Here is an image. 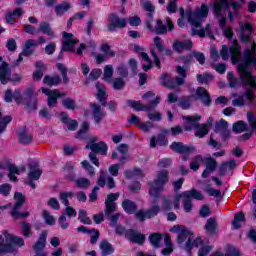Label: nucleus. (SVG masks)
Wrapping results in <instances>:
<instances>
[{"instance_id":"nucleus-27","label":"nucleus","mask_w":256,"mask_h":256,"mask_svg":"<svg viewBox=\"0 0 256 256\" xmlns=\"http://www.w3.org/2000/svg\"><path fill=\"white\" fill-rule=\"evenodd\" d=\"M86 149H91L92 153L107 155V151H109V147L105 141H100L96 144H88L86 145Z\"/></svg>"},{"instance_id":"nucleus-40","label":"nucleus","mask_w":256,"mask_h":256,"mask_svg":"<svg viewBox=\"0 0 256 256\" xmlns=\"http://www.w3.org/2000/svg\"><path fill=\"white\" fill-rule=\"evenodd\" d=\"M218 227L219 225L217 224V220L215 218H209L204 226V229L210 233V235H215Z\"/></svg>"},{"instance_id":"nucleus-44","label":"nucleus","mask_w":256,"mask_h":256,"mask_svg":"<svg viewBox=\"0 0 256 256\" xmlns=\"http://www.w3.org/2000/svg\"><path fill=\"white\" fill-rule=\"evenodd\" d=\"M196 79L200 85H203V83L204 85H209V81H213V79H215V76H213L209 72H205L204 74H197Z\"/></svg>"},{"instance_id":"nucleus-16","label":"nucleus","mask_w":256,"mask_h":256,"mask_svg":"<svg viewBox=\"0 0 256 256\" xmlns=\"http://www.w3.org/2000/svg\"><path fill=\"white\" fill-rule=\"evenodd\" d=\"M202 163H204L206 167L202 172V179H207L210 173H213L217 170V160L211 156L202 157Z\"/></svg>"},{"instance_id":"nucleus-7","label":"nucleus","mask_w":256,"mask_h":256,"mask_svg":"<svg viewBox=\"0 0 256 256\" xmlns=\"http://www.w3.org/2000/svg\"><path fill=\"white\" fill-rule=\"evenodd\" d=\"M209 16V6L202 4L200 8H197L193 13L188 14V22L198 29L203 26V19Z\"/></svg>"},{"instance_id":"nucleus-5","label":"nucleus","mask_w":256,"mask_h":256,"mask_svg":"<svg viewBox=\"0 0 256 256\" xmlns=\"http://www.w3.org/2000/svg\"><path fill=\"white\" fill-rule=\"evenodd\" d=\"M183 119L189 123L185 126V131H193L194 128L196 130L195 136L199 139H203L205 135L209 134V128H206L203 124H198L201 121V116H183Z\"/></svg>"},{"instance_id":"nucleus-17","label":"nucleus","mask_w":256,"mask_h":256,"mask_svg":"<svg viewBox=\"0 0 256 256\" xmlns=\"http://www.w3.org/2000/svg\"><path fill=\"white\" fill-rule=\"evenodd\" d=\"M117 199H119V193H110L107 195L104 215H109L110 213H115V211H117V203H115Z\"/></svg>"},{"instance_id":"nucleus-6","label":"nucleus","mask_w":256,"mask_h":256,"mask_svg":"<svg viewBox=\"0 0 256 256\" xmlns=\"http://www.w3.org/2000/svg\"><path fill=\"white\" fill-rule=\"evenodd\" d=\"M255 33V28L250 22L240 23L239 41L242 44L251 43L250 51L256 53V43L251 38V35Z\"/></svg>"},{"instance_id":"nucleus-30","label":"nucleus","mask_w":256,"mask_h":256,"mask_svg":"<svg viewBox=\"0 0 256 256\" xmlns=\"http://www.w3.org/2000/svg\"><path fill=\"white\" fill-rule=\"evenodd\" d=\"M28 167H29L28 179L39 181V179H41V175H43V170L39 168V164L37 162H32L28 165Z\"/></svg>"},{"instance_id":"nucleus-43","label":"nucleus","mask_w":256,"mask_h":256,"mask_svg":"<svg viewBox=\"0 0 256 256\" xmlns=\"http://www.w3.org/2000/svg\"><path fill=\"white\" fill-rule=\"evenodd\" d=\"M229 53L231 55L232 63H239V58L241 55H243V52H241V46H230L229 47Z\"/></svg>"},{"instance_id":"nucleus-26","label":"nucleus","mask_w":256,"mask_h":256,"mask_svg":"<svg viewBox=\"0 0 256 256\" xmlns=\"http://www.w3.org/2000/svg\"><path fill=\"white\" fill-rule=\"evenodd\" d=\"M172 47L176 53L191 51V49H193V41L189 39L184 41L175 40L172 44Z\"/></svg>"},{"instance_id":"nucleus-64","label":"nucleus","mask_w":256,"mask_h":256,"mask_svg":"<svg viewBox=\"0 0 256 256\" xmlns=\"http://www.w3.org/2000/svg\"><path fill=\"white\" fill-rule=\"evenodd\" d=\"M225 256H241V252L235 246H227Z\"/></svg>"},{"instance_id":"nucleus-45","label":"nucleus","mask_w":256,"mask_h":256,"mask_svg":"<svg viewBox=\"0 0 256 256\" xmlns=\"http://www.w3.org/2000/svg\"><path fill=\"white\" fill-rule=\"evenodd\" d=\"M247 219L245 218V213L238 212L234 215V220L232 222V225L234 229H241V223H246Z\"/></svg>"},{"instance_id":"nucleus-39","label":"nucleus","mask_w":256,"mask_h":256,"mask_svg":"<svg viewBox=\"0 0 256 256\" xmlns=\"http://www.w3.org/2000/svg\"><path fill=\"white\" fill-rule=\"evenodd\" d=\"M161 211V207L159 204H154L150 209L144 210V219H153V217H157Z\"/></svg>"},{"instance_id":"nucleus-62","label":"nucleus","mask_w":256,"mask_h":256,"mask_svg":"<svg viewBox=\"0 0 256 256\" xmlns=\"http://www.w3.org/2000/svg\"><path fill=\"white\" fill-rule=\"evenodd\" d=\"M247 119H248V123L250 124V129H252V131H256L255 113L247 112Z\"/></svg>"},{"instance_id":"nucleus-58","label":"nucleus","mask_w":256,"mask_h":256,"mask_svg":"<svg viewBox=\"0 0 256 256\" xmlns=\"http://www.w3.org/2000/svg\"><path fill=\"white\" fill-rule=\"evenodd\" d=\"M172 231H174V233H179L180 235H182L186 238L191 235V231H189L187 228H185L181 225L173 226Z\"/></svg>"},{"instance_id":"nucleus-56","label":"nucleus","mask_w":256,"mask_h":256,"mask_svg":"<svg viewBox=\"0 0 256 256\" xmlns=\"http://www.w3.org/2000/svg\"><path fill=\"white\" fill-rule=\"evenodd\" d=\"M76 187H78L79 189H89L90 185H91V180H89L88 178H78L76 181Z\"/></svg>"},{"instance_id":"nucleus-48","label":"nucleus","mask_w":256,"mask_h":256,"mask_svg":"<svg viewBox=\"0 0 256 256\" xmlns=\"http://www.w3.org/2000/svg\"><path fill=\"white\" fill-rule=\"evenodd\" d=\"M14 199L16 202L12 210L19 211L25 205V196L21 192H15Z\"/></svg>"},{"instance_id":"nucleus-13","label":"nucleus","mask_w":256,"mask_h":256,"mask_svg":"<svg viewBox=\"0 0 256 256\" xmlns=\"http://www.w3.org/2000/svg\"><path fill=\"white\" fill-rule=\"evenodd\" d=\"M170 149L175 151V153L183 155L182 161H187L189 159V155H191V153H195L196 151L195 146H187L182 142H173L170 145Z\"/></svg>"},{"instance_id":"nucleus-12","label":"nucleus","mask_w":256,"mask_h":256,"mask_svg":"<svg viewBox=\"0 0 256 256\" xmlns=\"http://www.w3.org/2000/svg\"><path fill=\"white\" fill-rule=\"evenodd\" d=\"M127 27V19L119 17L116 13L108 15L107 31L114 33L116 29H125Z\"/></svg>"},{"instance_id":"nucleus-32","label":"nucleus","mask_w":256,"mask_h":256,"mask_svg":"<svg viewBox=\"0 0 256 256\" xmlns=\"http://www.w3.org/2000/svg\"><path fill=\"white\" fill-rule=\"evenodd\" d=\"M154 45L159 53H163V55L166 56L173 55V50H171V48H165V45H163V40H161V37L156 36L154 38Z\"/></svg>"},{"instance_id":"nucleus-9","label":"nucleus","mask_w":256,"mask_h":256,"mask_svg":"<svg viewBox=\"0 0 256 256\" xmlns=\"http://www.w3.org/2000/svg\"><path fill=\"white\" fill-rule=\"evenodd\" d=\"M125 103L127 107L134 109V111H146L149 113L150 111H153V109H155L159 103H161V97L156 96L154 100L150 101L146 105L141 104V101L131 99L126 100Z\"/></svg>"},{"instance_id":"nucleus-54","label":"nucleus","mask_w":256,"mask_h":256,"mask_svg":"<svg viewBox=\"0 0 256 256\" xmlns=\"http://www.w3.org/2000/svg\"><path fill=\"white\" fill-rule=\"evenodd\" d=\"M0 169H7L9 174H14V175H20L21 171L15 164L11 163H6V164H1Z\"/></svg>"},{"instance_id":"nucleus-42","label":"nucleus","mask_w":256,"mask_h":256,"mask_svg":"<svg viewBox=\"0 0 256 256\" xmlns=\"http://www.w3.org/2000/svg\"><path fill=\"white\" fill-rule=\"evenodd\" d=\"M44 85H47V87H57L59 83H61V76L55 75L53 77L49 75H45L43 79Z\"/></svg>"},{"instance_id":"nucleus-24","label":"nucleus","mask_w":256,"mask_h":256,"mask_svg":"<svg viewBox=\"0 0 256 256\" xmlns=\"http://www.w3.org/2000/svg\"><path fill=\"white\" fill-rule=\"evenodd\" d=\"M77 232L85 233L87 235H91L92 233H94L93 235L90 236V245H95L99 241V236L101 235V232H99V230L95 228L89 229L83 225L77 228Z\"/></svg>"},{"instance_id":"nucleus-38","label":"nucleus","mask_w":256,"mask_h":256,"mask_svg":"<svg viewBox=\"0 0 256 256\" xmlns=\"http://www.w3.org/2000/svg\"><path fill=\"white\" fill-rule=\"evenodd\" d=\"M148 241L155 249H159L161 247V241H163V235L159 232H155L149 235Z\"/></svg>"},{"instance_id":"nucleus-41","label":"nucleus","mask_w":256,"mask_h":256,"mask_svg":"<svg viewBox=\"0 0 256 256\" xmlns=\"http://www.w3.org/2000/svg\"><path fill=\"white\" fill-rule=\"evenodd\" d=\"M69 9H71V3L62 2L55 6V14L57 17H63Z\"/></svg>"},{"instance_id":"nucleus-63","label":"nucleus","mask_w":256,"mask_h":256,"mask_svg":"<svg viewBox=\"0 0 256 256\" xmlns=\"http://www.w3.org/2000/svg\"><path fill=\"white\" fill-rule=\"evenodd\" d=\"M147 117L150 121H162L163 115L159 111H155L154 113L148 112Z\"/></svg>"},{"instance_id":"nucleus-35","label":"nucleus","mask_w":256,"mask_h":256,"mask_svg":"<svg viewBox=\"0 0 256 256\" xmlns=\"http://www.w3.org/2000/svg\"><path fill=\"white\" fill-rule=\"evenodd\" d=\"M99 249L101 250L102 256H109L115 253V248H113V245L107 240H102L100 242Z\"/></svg>"},{"instance_id":"nucleus-19","label":"nucleus","mask_w":256,"mask_h":256,"mask_svg":"<svg viewBox=\"0 0 256 256\" xmlns=\"http://www.w3.org/2000/svg\"><path fill=\"white\" fill-rule=\"evenodd\" d=\"M95 87L97 90L95 95L97 101H99L102 107H107V99L109 98V95L107 94V87L101 82H96Z\"/></svg>"},{"instance_id":"nucleus-8","label":"nucleus","mask_w":256,"mask_h":256,"mask_svg":"<svg viewBox=\"0 0 256 256\" xmlns=\"http://www.w3.org/2000/svg\"><path fill=\"white\" fill-rule=\"evenodd\" d=\"M15 245L17 247H23L25 245V240L21 237L13 236L6 239L3 238V235H0V253H14Z\"/></svg>"},{"instance_id":"nucleus-22","label":"nucleus","mask_w":256,"mask_h":256,"mask_svg":"<svg viewBox=\"0 0 256 256\" xmlns=\"http://www.w3.org/2000/svg\"><path fill=\"white\" fill-rule=\"evenodd\" d=\"M219 27L222 31V35H224V37L227 38L228 41H231L233 37H235V32L233 31V28L231 26L227 27V14H224L219 19Z\"/></svg>"},{"instance_id":"nucleus-10","label":"nucleus","mask_w":256,"mask_h":256,"mask_svg":"<svg viewBox=\"0 0 256 256\" xmlns=\"http://www.w3.org/2000/svg\"><path fill=\"white\" fill-rule=\"evenodd\" d=\"M24 109L31 113V111L37 110L39 101L37 100V94H35V87L29 86L25 89L24 93Z\"/></svg>"},{"instance_id":"nucleus-23","label":"nucleus","mask_w":256,"mask_h":256,"mask_svg":"<svg viewBox=\"0 0 256 256\" xmlns=\"http://www.w3.org/2000/svg\"><path fill=\"white\" fill-rule=\"evenodd\" d=\"M41 91L43 93V95H47L48 99H47V105L48 107L53 108V107H57V101L59 99L58 96V91L57 89H48V88H41Z\"/></svg>"},{"instance_id":"nucleus-3","label":"nucleus","mask_w":256,"mask_h":256,"mask_svg":"<svg viewBox=\"0 0 256 256\" xmlns=\"http://www.w3.org/2000/svg\"><path fill=\"white\" fill-rule=\"evenodd\" d=\"M176 76L175 79L171 78L167 73L161 74L159 77L160 85L166 89H175V87H181L185 85V79H187V69L182 66H176Z\"/></svg>"},{"instance_id":"nucleus-55","label":"nucleus","mask_w":256,"mask_h":256,"mask_svg":"<svg viewBox=\"0 0 256 256\" xmlns=\"http://www.w3.org/2000/svg\"><path fill=\"white\" fill-rule=\"evenodd\" d=\"M201 163H203V156L201 154L194 156V160L190 163V169L192 171H199Z\"/></svg>"},{"instance_id":"nucleus-59","label":"nucleus","mask_w":256,"mask_h":256,"mask_svg":"<svg viewBox=\"0 0 256 256\" xmlns=\"http://www.w3.org/2000/svg\"><path fill=\"white\" fill-rule=\"evenodd\" d=\"M61 49L66 53H75V46L71 40H63Z\"/></svg>"},{"instance_id":"nucleus-34","label":"nucleus","mask_w":256,"mask_h":256,"mask_svg":"<svg viewBox=\"0 0 256 256\" xmlns=\"http://www.w3.org/2000/svg\"><path fill=\"white\" fill-rule=\"evenodd\" d=\"M122 209L128 215H134L137 213V204L130 199H124L122 201Z\"/></svg>"},{"instance_id":"nucleus-31","label":"nucleus","mask_w":256,"mask_h":256,"mask_svg":"<svg viewBox=\"0 0 256 256\" xmlns=\"http://www.w3.org/2000/svg\"><path fill=\"white\" fill-rule=\"evenodd\" d=\"M23 15V8H15L13 11H9L5 15L6 23L9 25H15V19L20 18Z\"/></svg>"},{"instance_id":"nucleus-28","label":"nucleus","mask_w":256,"mask_h":256,"mask_svg":"<svg viewBox=\"0 0 256 256\" xmlns=\"http://www.w3.org/2000/svg\"><path fill=\"white\" fill-rule=\"evenodd\" d=\"M47 247V230H43L33 246L34 253L45 252Z\"/></svg>"},{"instance_id":"nucleus-21","label":"nucleus","mask_w":256,"mask_h":256,"mask_svg":"<svg viewBox=\"0 0 256 256\" xmlns=\"http://www.w3.org/2000/svg\"><path fill=\"white\" fill-rule=\"evenodd\" d=\"M90 108L92 109V117L94 119L95 125H101V121L105 119L107 112L101 109V105L93 102L90 103Z\"/></svg>"},{"instance_id":"nucleus-33","label":"nucleus","mask_w":256,"mask_h":256,"mask_svg":"<svg viewBox=\"0 0 256 256\" xmlns=\"http://www.w3.org/2000/svg\"><path fill=\"white\" fill-rule=\"evenodd\" d=\"M38 32L42 33L43 35H47V37H50V39H55V31L53 28H51V24L48 22H42L39 25Z\"/></svg>"},{"instance_id":"nucleus-11","label":"nucleus","mask_w":256,"mask_h":256,"mask_svg":"<svg viewBox=\"0 0 256 256\" xmlns=\"http://www.w3.org/2000/svg\"><path fill=\"white\" fill-rule=\"evenodd\" d=\"M148 31L151 33H155V35H167V32L169 31L170 33L173 32L175 29V24H173V20H171L170 17H166V25L163 24V20L157 19L156 24L152 28H147Z\"/></svg>"},{"instance_id":"nucleus-51","label":"nucleus","mask_w":256,"mask_h":256,"mask_svg":"<svg viewBox=\"0 0 256 256\" xmlns=\"http://www.w3.org/2000/svg\"><path fill=\"white\" fill-rule=\"evenodd\" d=\"M62 106L68 111H75L77 109V102L73 98H65L62 100Z\"/></svg>"},{"instance_id":"nucleus-29","label":"nucleus","mask_w":256,"mask_h":256,"mask_svg":"<svg viewBox=\"0 0 256 256\" xmlns=\"http://www.w3.org/2000/svg\"><path fill=\"white\" fill-rule=\"evenodd\" d=\"M11 81V70L9 69V64L7 62H2L0 65V83L2 85H7Z\"/></svg>"},{"instance_id":"nucleus-49","label":"nucleus","mask_w":256,"mask_h":256,"mask_svg":"<svg viewBox=\"0 0 256 256\" xmlns=\"http://www.w3.org/2000/svg\"><path fill=\"white\" fill-rule=\"evenodd\" d=\"M78 221H80L82 225H93V220L87 215V210L80 209L78 211Z\"/></svg>"},{"instance_id":"nucleus-53","label":"nucleus","mask_w":256,"mask_h":256,"mask_svg":"<svg viewBox=\"0 0 256 256\" xmlns=\"http://www.w3.org/2000/svg\"><path fill=\"white\" fill-rule=\"evenodd\" d=\"M124 175L126 179H133V177H143V170H141V168H134L133 170H125Z\"/></svg>"},{"instance_id":"nucleus-15","label":"nucleus","mask_w":256,"mask_h":256,"mask_svg":"<svg viewBox=\"0 0 256 256\" xmlns=\"http://www.w3.org/2000/svg\"><path fill=\"white\" fill-rule=\"evenodd\" d=\"M231 11V2L229 0H217L213 3V13L215 17H223L225 13Z\"/></svg>"},{"instance_id":"nucleus-46","label":"nucleus","mask_w":256,"mask_h":256,"mask_svg":"<svg viewBox=\"0 0 256 256\" xmlns=\"http://www.w3.org/2000/svg\"><path fill=\"white\" fill-rule=\"evenodd\" d=\"M13 121V117L5 116L3 117V113L0 111V135H3L5 131H7V125Z\"/></svg>"},{"instance_id":"nucleus-25","label":"nucleus","mask_w":256,"mask_h":256,"mask_svg":"<svg viewBox=\"0 0 256 256\" xmlns=\"http://www.w3.org/2000/svg\"><path fill=\"white\" fill-rule=\"evenodd\" d=\"M59 118L61 123L66 125L69 131H76L77 127H79V122L69 118V114L67 112H60Z\"/></svg>"},{"instance_id":"nucleus-57","label":"nucleus","mask_w":256,"mask_h":256,"mask_svg":"<svg viewBox=\"0 0 256 256\" xmlns=\"http://www.w3.org/2000/svg\"><path fill=\"white\" fill-rule=\"evenodd\" d=\"M105 217L108 221H110V226L115 227L119 223V218L121 217L120 213H110L109 215L105 214Z\"/></svg>"},{"instance_id":"nucleus-37","label":"nucleus","mask_w":256,"mask_h":256,"mask_svg":"<svg viewBox=\"0 0 256 256\" xmlns=\"http://www.w3.org/2000/svg\"><path fill=\"white\" fill-rule=\"evenodd\" d=\"M183 196L184 199H196V201H203V199H205L201 191H198L196 189L184 191Z\"/></svg>"},{"instance_id":"nucleus-50","label":"nucleus","mask_w":256,"mask_h":256,"mask_svg":"<svg viewBox=\"0 0 256 256\" xmlns=\"http://www.w3.org/2000/svg\"><path fill=\"white\" fill-rule=\"evenodd\" d=\"M18 137L19 143H21V145H29L30 143L33 142V136L28 134L25 130L19 132Z\"/></svg>"},{"instance_id":"nucleus-60","label":"nucleus","mask_w":256,"mask_h":256,"mask_svg":"<svg viewBox=\"0 0 256 256\" xmlns=\"http://www.w3.org/2000/svg\"><path fill=\"white\" fill-rule=\"evenodd\" d=\"M42 217L46 223V225H50V226H53L55 225V217H53L49 211L47 210H43L42 212Z\"/></svg>"},{"instance_id":"nucleus-47","label":"nucleus","mask_w":256,"mask_h":256,"mask_svg":"<svg viewBox=\"0 0 256 256\" xmlns=\"http://www.w3.org/2000/svg\"><path fill=\"white\" fill-rule=\"evenodd\" d=\"M232 131L236 135H239V133H243V131H249V126H247V123H245L243 120H240L233 124Z\"/></svg>"},{"instance_id":"nucleus-36","label":"nucleus","mask_w":256,"mask_h":256,"mask_svg":"<svg viewBox=\"0 0 256 256\" xmlns=\"http://www.w3.org/2000/svg\"><path fill=\"white\" fill-rule=\"evenodd\" d=\"M89 132V122L84 121L81 124V127L77 134L74 136L75 139H79L80 141H87V133Z\"/></svg>"},{"instance_id":"nucleus-18","label":"nucleus","mask_w":256,"mask_h":256,"mask_svg":"<svg viewBox=\"0 0 256 256\" xmlns=\"http://www.w3.org/2000/svg\"><path fill=\"white\" fill-rule=\"evenodd\" d=\"M67 217H77V211L69 205L66 206L65 213L61 214L58 218V223L61 229H63V231L69 229V223H67Z\"/></svg>"},{"instance_id":"nucleus-1","label":"nucleus","mask_w":256,"mask_h":256,"mask_svg":"<svg viewBox=\"0 0 256 256\" xmlns=\"http://www.w3.org/2000/svg\"><path fill=\"white\" fill-rule=\"evenodd\" d=\"M253 53L250 49L244 50V59L238 64L237 69L240 73V79L243 87H251L256 89V77L253 76V72L249 70L251 65H256V58L253 57Z\"/></svg>"},{"instance_id":"nucleus-4","label":"nucleus","mask_w":256,"mask_h":256,"mask_svg":"<svg viewBox=\"0 0 256 256\" xmlns=\"http://www.w3.org/2000/svg\"><path fill=\"white\" fill-rule=\"evenodd\" d=\"M169 182V171L161 170L158 175L157 179L152 182H148L149 195L154 199H159L161 197V192L163 191L165 184Z\"/></svg>"},{"instance_id":"nucleus-20","label":"nucleus","mask_w":256,"mask_h":256,"mask_svg":"<svg viewBox=\"0 0 256 256\" xmlns=\"http://www.w3.org/2000/svg\"><path fill=\"white\" fill-rule=\"evenodd\" d=\"M126 239L131 243H135L136 245H145V241L147 237L145 234L137 233L134 229H127Z\"/></svg>"},{"instance_id":"nucleus-14","label":"nucleus","mask_w":256,"mask_h":256,"mask_svg":"<svg viewBox=\"0 0 256 256\" xmlns=\"http://www.w3.org/2000/svg\"><path fill=\"white\" fill-rule=\"evenodd\" d=\"M214 133L220 135L223 143L227 142L228 139L231 137V130H229V122H227L223 118L220 119L218 122L215 123Z\"/></svg>"},{"instance_id":"nucleus-2","label":"nucleus","mask_w":256,"mask_h":256,"mask_svg":"<svg viewBox=\"0 0 256 256\" xmlns=\"http://www.w3.org/2000/svg\"><path fill=\"white\" fill-rule=\"evenodd\" d=\"M200 99V101L203 103L205 107H211V94L205 89V87H197L195 94H190L188 96H182L178 99V107L182 109V111H188V109L193 104V99L197 100Z\"/></svg>"},{"instance_id":"nucleus-52","label":"nucleus","mask_w":256,"mask_h":256,"mask_svg":"<svg viewBox=\"0 0 256 256\" xmlns=\"http://www.w3.org/2000/svg\"><path fill=\"white\" fill-rule=\"evenodd\" d=\"M73 197H75V193L74 192H60L59 194V199L62 203V205H64L65 207H68L69 205V199H73Z\"/></svg>"},{"instance_id":"nucleus-61","label":"nucleus","mask_w":256,"mask_h":256,"mask_svg":"<svg viewBox=\"0 0 256 256\" xmlns=\"http://www.w3.org/2000/svg\"><path fill=\"white\" fill-rule=\"evenodd\" d=\"M112 87L113 89H115V91H121V89L125 88V80H123V78H115L113 80L112 83Z\"/></svg>"}]
</instances>
